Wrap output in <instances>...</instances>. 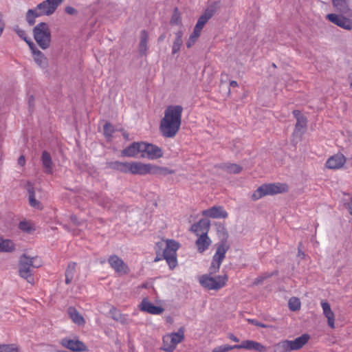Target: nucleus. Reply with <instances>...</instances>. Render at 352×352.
I'll return each mask as SVG.
<instances>
[{"label":"nucleus","mask_w":352,"mask_h":352,"mask_svg":"<svg viewBox=\"0 0 352 352\" xmlns=\"http://www.w3.org/2000/svg\"><path fill=\"white\" fill-rule=\"evenodd\" d=\"M26 189L28 192L29 204L31 207L37 210H42L43 205L40 202V199L45 197L44 192L40 187L34 186L30 182H27Z\"/></svg>","instance_id":"1a4fd4ad"},{"label":"nucleus","mask_w":352,"mask_h":352,"mask_svg":"<svg viewBox=\"0 0 352 352\" xmlns=\"http://www.w3.org/2000/svg\"><path fill=\"white\" fill-rule=\"evenodd\" d=\"M34 36L38 45L42 49H47L51 41L50 32L45 23H40L34 28Z\"/></svg>","instance_id":"6e6552de"},{"label":"nucleus","mask_w":352,"mask_h":352,"mask_svg":"<svg viewBox=\"0 0 352 352\" xmlns=\"http://www.w3.org/2000/svg\"><path fill=\"white\" fill-rule=\"evenodd\" d=\"M248 322L252 324H254L256 327L266 328L267 326L263 323L259 322L258 320L255 319H248Z\"/></svg>","instance_id":"37998d69"},{"label":"nucleus","mask_w":352,"mask_h":352,"mask_svg":"<svg viewBox=\"0 0 352 352\" xmlns=\"http://www.w3.org/2000/svg\"><path fill=\"white\" fill-rule=\"evenodd\" d=\"M118 133V130L115 129L111 124L107 123L104 126V134L108 140H111L115 136L114 134Z\"/></svg>","instance_id":"72a5a7b5"},{"label":"nucleus","mask_w":352,"mask_h":352,"mask_svg":"<svg viewBox=\"0 0 352 352\" xmlns=\"http://www.w3.org/2000/svg\"><path fill=\"white\" fill-rule=\"evenodd\" d=\"M230 85L231 87H237L238 86V83L235 80H232L230 82Z\"/></svg>","instance_id":"3c124183"},{"label":"nucleus","mask_w":352,"mask_h":352,"mask_svg":"<svg viewBox=\"0 0 352 352\" xmlns=\"http://www.w3.org/2000/svg\"><path fill=\"white\" fill-rule=\"evenodd\" d=\"M179 22H180L179 16L177 12H175L172 16L170 23L172 24H179Z\"/></svg>","instance_id":"c03bdc74"},{"label":"nucleus","mask_w":352,"mask_h":352,"mask_svg":"<svg viewBox=\"0 0 352 352\" xmlns=\"http://www.w3.org/2000/svg\"><path fill=\"white\" fill-rule=\"evenodd\" d=\"M161 149L152 144L145 142H133L124 151L122 154H157Z\"/></svg>","instance_id":"423d86ee"},{"label":"nucleus","mask_w":352,"mask_h":352,"mask_svg":"<svg viewBox=\"0 0 352 352\" xmlns=\"http://www.w3.org/2000/svg\"><path fill=\"white\" fill-rule=\"evenodd\" d=\"M336 10L341 13L351 15V12L348 6L346 0H332Z\"/></svg>","instance_id":"bb28decb"},{"label":"nucleus","mask_w":352,"mask_h":352,"mask_svg":"<svg viewBox=\"0 0 352 352\" xmlns=\"http://www.w3.org/2000/svg\"><path fill=\"white\" fill-rule=\"evenodd\" d=\"M294 116L297 120L295 129L293 133V140L297 142L305 132L306 130V118L301 114V113L295 110L293 111Z\"/></svg>","instance_id":"f8f14e48"},{"label":"nucleus","mask_w":352,"mask_h":352,"mask_svg":"<svg viewBox=\"0 0 352 352\" xmlns=\"http://www.w3.org/2000/svg\"><path fill=\"white\" fill-rule=\"evenodd\" d=\"M118 132H121L123 137L125 138V139H128L129 138V134L126 133L125 131H124L123 130L120 129V131H118Z\"/></svg>","instance_id":"8fccbe9b"},{"label":"nucleus","mask_w":352,"mask_h":352,"mask_svg":"<svg viewBox=\"0 0 352 352\" xmlns=\"http://www.w3.org/2000/svg\"><path fill=\"white\" fill-rule=\"evenodd\" d=\"M98 202H99L100 204H101L104 207H107V203H105V202L102 201L100 199L98 200Z\"/></svg>","instance_id":"5fc2aeb1"},{"label":"nucleus","mask_w":352,"mask_h":352,"mask_svg":"<svg viewBox=\"0 0 352 352\" xmlns=\"http://www.w3.org/2000/svg\"><path fill=\"white\" fill-rule=\"evenodd\" d=\"M160 155H148V159L150 160H155V159H157L158 157H160Z\"/></svg>","instance_id":"603ef678"},{"label":"nucleus","mask_w":352,"mask_h":352,"mask_svg":"<svg viewBox=\"0 0 352 352\" xmlns=\"http://www.w3.org/2000/svg\"><path fill=\"white\" fill-rule=\"evenodd\" d=\"M228 250V247L224 243H220L217 248V250L213 256V258L223 261Z\"/></svg>","instance_id":"7c9ffc66"},{"label":"nucleus","mask_w":352,"mask_h":352,"mask_svg":"<svg viewBox=\"0 0 352 352\" xmlns=\"http://www.w3.org/2000/svg\"><path fill=\"white\" fill-rule=\"evenodd\" d=\"M57 352H65V351H58Z\"/></svg>","instance_id":"680f3d73"},{"label":"nucleus","mask_w":352,"mask_h":352,"mask_svg":"<svg viewBox=\"0 0 352 352\" xmlns=\"http://www.w3.org/2000/svg\"><path fill=\"white\" fill-rule=\"evenodd\" d=\"M147 40H148V34H147V33L144 30L142 31L140 42V44H139V51L141 53H144L146 51Z\"/></svg>","instance_id":"f704fd0d"},{"label":"nucleus","mask_w":352,"mask_h":352,"mask_svg":"<svg viewBox=\"0 0 352 352\" xmlns=\"http://www.w3.org/2000/svg\"><path fill=\"white\" fill-rule=\"evenodd\" d=\"M17 34H19V36H21L22 38H23V40L26 42V41H29V42H32L30 39H28L26 36V34H25V32L23 31V30H19L16 31Z\"/></svg>","instance_id":"a18cd8bd"},{"label":"nucleus","mask_w":352,"mask_h":352,"mask_svg":"<svg viewBox=\"0 0 352 352\" xmlns=\"http://www.w3.org/2000/svg\"><path fill=\"white\" fill-rule=\"evenodd\" d=\"M41 265V261L37 257H30L23 254L19 259V275L21 278L25 279L29 283L33 285L34 283V279L32 275V268H37Z\"/></svg>","instance_id":"20e7f679"},{"label":"nucleus","mask_w":352,"mask_h":352,"mask_svg":"<svg viewBox=\"0 0 352 352\" xmlns=\"http://www.w3.org/2000/svg\"><path fill=\"white\" fill-rule=\"evenodd\" d=\"M110 314L111 315V317L114 320L119 322L121 324H125L129 322V318L128 315L121 314L115 307H112L110 309Z\"/></svg>","instance_id":"cd10ccee"},{"label":"nucleus","mask_w":352,"mask_h":352,"mask_svg":"<svg viewBox=\"0 0 352 352\" xmlns=\"http://www.w3.org/2000/svg\"><path fill=\"white\" fill-rule=\"evenodd\" d=\"M183 34H184L182 31H178L175 34V38L172 47V53L173 54H177L180 50L181 46L182 45L183 43Z\"/></svg>","instance_id":"2f4dec72"},{"label":"nucleus","mask_w":352,"mask_h":352,"mask_svg":"<svg viewBox=\"0 0 352 352\" xmlns=\"http://www.w3.org/2000/svg\"><path fill=\"white\" fill-rule=\"evenodd\" d=\"M298 255H299V256H301V255H302V256H304L305 254H304V253H303V252H301V251L299 250H298Z\"/></svg>","instance_id":"4d7b16f0"},{"label":"nucleus","mask_w":352,"mask_h":352,"mask_svg":"<svg viewBox=\"0 0 352 352\" xmlns=\"http://www.w3.org/2000/svg\"><path fill=\"white\" fill-rule=\"evenodd\" d=\"M179 244L174 240H167L166 246L163 252V257L166 261L169 267L174 269L177 265V250Z\"/></svg>","instance_id":"9b49d317"},{"label":"nucleus","mask_w":352,"mask_h":352,"mask_svg":"<svg viewBox=\"0 0 352 352\" xmlns=\"http://www.w3.org/2000/svg\"><path fill=\"white\" fill-rule=\"evenodd\" d=\"M43 155L47 154L45 151L43 153Z\"/></svg>","instance_id":"052dcab7"},{"label":"nucleus","mask_w":352,"mask_h":352,"mask_svg":"<svg viewBox=\"0 0 352 352\" xmlns=\"http://www.w3.org/2000/svg\"><path fill=\"white\" fill-rule=\"evenodd\" d=\"M232 349H235V348L234 347V345L230 346V345L225 344V345H221V346L215 347L212 350V352H228Z\"/></svg>","instance_id":"79ce46f5"},{"label":"nucleus","mask_w":352,"mask_h":352,"mask_svg":"<svg viewBox=\"0 0 352 352\" xmlns=\"http://www.w3.org/2000/svg\"><path fill=\"white\" fill-rule=\"evenodd\" d=\"M235 349H247V350H254L259 352L264 351L265 347L263 346L259 342L253 341V340H245L243 341L239 344L234 345Z\"/></svg>","instance_id":"a211bd4d"},{"label":"nucleus","mask_w":352,"mask_h":352,"mask_svg":"<svg viewBox=\"0 0 352 352\" xmlns=\"http://www.w3.org/2000/svg\"><path fill=\"white\" fill-rule=\"evenodd\" d=\"M63 0H45L34 9H30L26 13V21L30 25L35 23V19L42 16L52 15Z\"/></svg>","instance_id":"7ed1b4c3"},{"label":"nucleus","mask_w":352,"mask_h":352,"mask_svg":"<svg viewBox=\"0 0 352 352\" xmlns=\"http://www.w3.org/2000/svg\"><path fill=\"white\" fill-rule=\"evenodd\" d=\"M222 261L212 258V261L210 267V273H216L220 268Z\"/></svg>","instance_id":"a19ab883"},{"label":"nucleus","mask_w":352,"mask_h":352,"mask_svg":"<svg viewBox=\"0 0 352 352\" xmlns=\"http://www.w3.org/2000/svg\"><path fill=\"white\" fill-rule=\"evenodd\" d=\"M15 249L14 243L10 239H4L0 237V252H11Z\"/></svg>","instance_id":"c756f323"},{"label":"nucleus","mask_w":352,"mask_h":352,"mask_svg":"<svg viewBox=\"0 0 352 352\" xmlns=\"http://www.w3.org/2000/svg\"><path fill=\"white\" fill-rule=\"evenodd\" d=\"M200 34H201V31L197 30L194 28L192 33L191 34L188 40L186 42L187 47L190 48L195 43L197 38L199 37Z\"/></svg>","instance_id":"e433bc0d"},{"label":"nucleus","mask_w":352,"mask_h":352,"mask_svg":"<svg viewBox=\"0 0 352 352\" xmlns=\"http://www.w3.org/2000/svg\"><path fill=\"white\" fill-rule=\"evenodd\" d=\"M219 1H215L206 10L203 15H201L197 24L195 26V29L201 32L205 24L214 15L217 10L219 8Z\"/></svg>","instance_id":"ddd939ff"},{"label":"nucleus","mask_w":352,"mask_h":352,"mask_svg":"<svg viewBox=\"0 0 352 352\" xmlns=\"http://www.w3.org/2000/svg\"><path fill=\"white\" fill-rule=\"evenodd\" d=\"M67 349L73 351H87V346L80 340L77 338L72 340H67Z\"/></svg>","instance_id":"a878e982"},{"label":"nucleus","mask_w":352,"mask_h":352,"mask_svg":"<svg viewBox=\"0 0 352 352\" xmlns=\"http://www.w3.org/2000/svg\"><path fill=\"white\" fill-rule=\"evenodd\" d=\"M309 336L305 333L293 340H289L292 351L300 349L309 341Z\"/></svg>","instance_id":"393cba45"},{"label":"nucleus","mask_w":352,"mask_h":352,"mask_svg":"<svg viewBox=\"0 0 352 352\" xmlns=\"http://www.w3.org/2000/svg\"><path fill=\"white\" fill-rule=\"evenodd\" d=\"M210 227V221L206 219H201L191 226L190 230L198 236L208 234Z\"/></svg>","instance_id":"f3484780"},{"label":"nucleus","mask_w":352,"mask_h":352,"mask_svg":"<svg viewBox=\"0 0 352 352\" xmlns=\"http://www.w3.org/2000/svg\"><path fill=\"white\" fill-rule=\"evenodd\" d=\"M61 343L63 346H66V340L65 339H63L61 341Z\"/></svg>","instance_id":"6e6d98bb"},{"label":"nucleus","mask_w":352,"mask_h":352,"mask_svg":"<svg viewBox=\"0 0 352 352\" xmlns=\"http://www.w3.org/2000/svg\"><path fill=\"white\" fill-rule=\"evenodd\" d=\"M320 304L322 308L323 314L327 319L328 325L331 328L333 329L335 327V316L331 309L330 305L324 300H322Z\"/></svg>","instance_id":"4be33fe9"},{"label":"nucleus","mask_w":352,"mask_h":352,"mask_svg":"<svg viewBox=\"0 0 352 352\" xmlns=\"http://www.w3.org/2000/svg\"><path fill=\"white\" fill-rule=\"evenodd\" d=\"M289 187L285 183L267 184L259 186L252 195V199L258 200L266 195H274L287 192Z\"/></svg>","instance_id":"39448f33"},{"label":"nucleus","mask_w":352,"mask_h":352,"mask_svg":"<svg viewBox=\"0 0 352 352\" xmlns=\"http://www.w3.org/2000/svg\"><path fill=\"white\" fill-rule=\"evenodd\" d=\"M140 309L143 311L154 315H160L164 311L162 307L154 305L146 298L142 300L140 305Z\"/></svg>","instance_id":"6ab92c4d"},{"label":"nucleus","mask_w":352,"mask_h":352,"mask_svg":"<svg viewBox=\"0 0 352 352\" xmlns=\"http://www.w3.org/2000/svg\"><path fill=\"white\" fill-rule=\"evenodd\" d=\"M220 167L223 170L230 174L239 173L242 170V167L241 166L232 163H224L221 164Z\"/></svg>","instance_id":"c85d7f7f"},{"label":"nucleus","mask_w":352,"mask_h":352,"mask_svg":"<svg viewBox=\"0 0 352 352\" xmlns=\"http://www.w3.org/2000/svg\"><path fill=\"white\" fill-rule=\"evenodd\" d=\"M184 338V329L183 327H180L177 332L164 336L162 350L166 352H173L177 344L182 342Z\"/></svg>","instance_id":"0eeeda50"},{"label":"nucleus","mask_w":352,"mask_h":352,"mask_svg":"<svg viewBox=\"0 0 352 352\" xmlns=\"http://www.w3.org/2000/svg\"><path fill=\"white\" fill-rule=\"evenodd\" d=\"M32 99L33 100L32 97H31V98H30L29 102H31V100H32Z\"/></svg>","instance_id":"bf43d9fd"},{"label":"nucleus","mask_w":352,"mask_h":352,"mask_svg":"<svg viewBox=\"0 0 352 352\" xmlns=\"http://www.w3.org/2000/svg\"><path fill=\"white\" fill-rule=\"evenodd\" d=\"M201 214L206 217L212 219H226L228 217V212L222 206H214L201 212Z\"/></svg>","instance_id":"dca6fc26"},{"label":"nucleus","mask_w":352,"mask_h":352,"mask_svg":"<svg viewBox=\"0 0 352 352\" xmlns=\"http://www.w3.org/2000/svg\"><path fill=\"white\" fill-rule=\"evenodd\" d=\"M326 18L333 24L346 30L352 29V20L346 18L342 15L336 14H329Z\"/></svg>","instance_id":"4468645a"},{"label":"nucleus","mask_w":352,"mask_h":352,"mask_svg":"<svg viewBox=\"0 0 352 352\" xmlns=\"http://www.w3.org/2000/svg\"><path fill=\"white\" fill-rule=\"evenodd\" d=\"M77 10L72 7H67V14L76 15Z\"/></svg>","instance_id":"49530a36"},{"label":"nucleus","mask_w":352,"mask_h":352,"mask_svg":"<svg viewBox=\"0 0 352 352\" xmlns=\"http://www.w3.org/2000/svg\"><path fill=\"white\" fill-rule=\"evenodd\" d=\"M0 352H19V349L14 344H2L0 345Z\"/></svg>","instance_id":"ea45409f"},{"label":"nucleus","mask_w":352,"mask_h":352,"mask_svg":"<svg viewBox=\"0 0 352 352\" xmlns=\"http://www.w3.org/2000/svg\"><path fill=\"white\" fill-rule=\"evenodd\" d=\"M25 159L24 157V155H20V157L18 159V164L21 166H23L25 164Z\"/></svg>","instance_id":"de8ad7c7"},{"label":"nucleus","mask_w":352,"mask_h":352,"mask_svg":"<svg viewBox=\"0 0 352 352\" xmlns=\"http://www.w3.org/2000/svg\"><path fill=\"white\" fill-rule=\"evenodd\" d=\"M42 162L45 171L48 173H52V161L51 155H42Z\"/></svg>","instance_id":"4c0bfd02"},{"label":"nucleus","mask_w":352,"mask_h":352,"mask_svg":"<svg viewBox=\"0 0 352 352\" xmlns=\"http://www.w3.org/2000/svg\"><path fill=\"white\" fill-rule=\"evenodd\" d=\"M211 243L212 241L208 237V234L198 236V238L195 241L197 251L199 253H203L208 250Z\"/></svg>","instance_id":"5701e85b"},{"label":"nucleus","mask_w":352,"mask_h":352,"mask_svg":"<svg viewBox=\"0 0 352 352\" xmlns=\"http://www.w3.org/2000/svg\"><path fill=\"white\" fill-rule=\"evenodd\" d=\"M67 315H69V318L75 324L79 327L85 325V318L74 307H70L67 308Z\"/></svg>","instance_id":"b1692460"},{"label":"nucleus","mask_w":352,"mask_h":352,"mask_svg":"<svg viewBox=\"0 0 352 352\" xmlns=\"http://www.w3.org/2000/svg\"><path fill=\"white\" fill-rule=\"evenodd\" d=\"M228 338H229L230 340H232V341H234V342H239V339L237 337H236V336H235L234 334H232V333H230V334L228 335Z\"/></svg>","instance_id":"09e8293b"},{"label":"nucleus","mask_w":352,"mask_h":352,"mask_svg":"<svg viewBox=\"0 0 352 352\" xmlns=\"http://www.w3.org/2000/svg\"><path fill=\"white\" fill-rule=\"evenodd\" d=\"M160 258H157H157H155V261H160Z\"/></svg>","instance_id":"13d9d810"},{"label":"nucleus","mask_w":352,"mask_h":352,"mask_svg":"<svg viewBox=\"0 0 352 352\" xmlns=\"http://www.w3.org/2000/svg\"><path fill=\"white\" fill-rule=\"evenodd\" d=\"M182 112L183 107L180 105L167 107L160 123V130L164 136L172 138L176 135L181 126Z\"/></svg>","instance_id":"f257e3e1"},{"label":"nucleus","mask_w":352,"mask_h":352,"mask_svg":"<svg viewBox=\"0 0 352 352\" xmlns=\"http://www.w3.org/2000/svg\"><path fill=\"white\" fill-rule=\"evenodd\" d=\"M291 351L289 340H288L279 342L274 346V352H289Z\"/></svg>","instance_id":"473e14b6"},{"label":"nucleus","mask_w":352,"mask_h":352,"mask_svg":"<svg viewBox=\"0 0 352 352\" xmlns=\"http://www.w3.org/2000/svg\"><path fill=\"white\" fill-rule=\"evenodd\" d=\"M346 162L344 155H331L326 162L329 169H338L342 168Z\"/></svg>","instance_id":"aec40b11"},{"label":"nucleus","mask_w":352,"mask_h":352,"mask_svg":"<svg viewBox=\"0 0 352 352\" xmlns=\"http://www.w3.org/2000/svg\"><path fill=\"white\" fill-rule=\"evenodd\" d=\"M288 305L292 311H297L300 308V302L298 298L292 297L289 299Z\"/></svg>","instance_id":"58836bf2"},{"label":"nucleus","mask_w":352,"mask_h":352,"mask_svg":"<svg viewBox=\"0 0 352 352\" xmlns=\"http://www.w3.org/2000/svg\"><path fill=\"white\" fill-rule=\"evenodd\" d=\"M19 228L23 232L30 233L34 230L33 224L29 221H21L19 224Z\"/></svg>","instance_id":"c9c22d12"},{"label":"nucleus","mask_w":352,"mask_h":352,"mask_svg":"<svg viewBox=\"0 0 352 352\" xmlns=\"http://www.w3.org/2000/svg\"><path fill=\"white\" fill-rule=\"evenodd\" d=\"M108 261L116 272L120 275L126 274L129 271L127 265L116 255L111 256Z\"/></svg>","instance_id":"2eb2a0df"},{"label":"nucleus","mask_w":352,"mask_h":352,"mask_svg":"<svg viewBox=\"0 0 352 352\" xmlns=\"http://www.w3.org/2000/svg\"><path fill=\"white\" fill-rule=\"evenodd\" d=\"M110 166L116 170L123 173L132 174L145 175L147 173H172V170L166 168H159L150 164H142L141 162H113L110 163Z\"/></svg>","instance_id":"f03ea898"},{"label":"nucleus","mask_w":352,"mask_h":352,"mask_svg":"<svg viewBox=\"0 0 352 352\" xmlns=\"http://www.w3.org/2000/svg\"><path fill=\"white\" fill-rule=\"evenodd\" d=\"M26 43L28 44L30 48L32 50L33 58L36 63L40 67L46 66L47 58L45 55L41 51L34 47V43L32 42L26 41Z\"/></svg>","instance_id":"412c9836"},{"label":"nucleus","mask_w":352,"mask_h":352,"mask_svg":"<svg viewBox=\"0 0 352 352\" xmlns=\"http://www.w3.org/2000/svg\"><path fill=\"white\" fill-rule=\"evenodd\" d=\"M228 280L226 275L212 277L209 275H203L199 278L201 285L208 289L217 290L222 288Z\"/></svg>","instance_id":"9d476101"},{"label":"nucleus","mask_w":352,"mask_h":352,"mask_svg":"<svg viewBox=\"0 0 352 352\" xmlns=\"http://www.w3.org/2000/svg\"><path fill=\"white\" fill-rule=\"evenodd\" d=\"M348 210H349V213L352 215V202L349 204Z\"/></svg>","instance_id":"864d4df0"}]
</instances>
